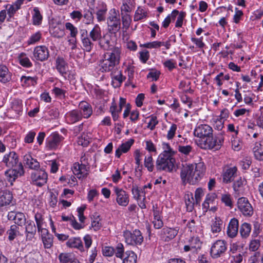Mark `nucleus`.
Wrapping results in <instances>:
<instances>
[{"instance_id":"40","label":"nucleus","mask_w":263,"mask_h":263,"mask_svg":"<svg viewBox=\"0 0 263 263\" xmlns=\"http://www.w3.org/2000/svg\"><path fill=\"white\" fill-rule=\"evenodd\" d=\"M11 108L17 115L22 111L23 109V102L22 100L18 99H15L11 102Z\"/></svg>"},{"instance_id":"16","label":"nucleus","mask_w":263,"mask_h":263,"mask_svg":"<svg viewBox=\"0 0 263 263\" xmlns=\"http://www.w3.org/2000/svg\"><path fill=\"white\" fill-rule=\"evenodd\" d=\"M2 162L8 167H17L18 163V155L15 152L11 151L4 155Z\"/></svg>"},{"instance_id":"58","label":"nucleus","mask_w":263,"mask_h":263,"mask_svg":"<svg viewBox=\"0 0 263 263\" xmlns=\"http://www.w3.org/2000/svg\"><path fill=\"white\" fill-rule=\"evenodd\" d=\"M52 93L54 94L56 97L60 99L65 97L66 90L58 87H54L52 90Z\"/></svg>"},{"instance_id":"2","label":"nucleus","mask_w":263,"mask_h":263,"mask_svg":"<svg viewBox=\"0 0 263 263\" xmlns=\"http://www.w3.org/2000/svg\"><path fill=\"white\" fill-rule=\"evenodd\" d=\"M121 52L120 48L114 47L104 53L100 63L102 72H109L117 68L120 63Z\"/></svg>"},{"instance_id":"18","label":"nucleus","mask_w":263,"mask_h":263,"mask_svg":"<svg viewBox=\"0 0 263 263\" xmlns=\"http://www.w3.org/2000/svg\"><path fill=\"white\" fill-rule=\"evenodd\" d=\"M110 77L111 78V84L114 87H119L123 81L126 79V77L122 74L121 70L116 68L110 71Z\"/></svg>"},{"instance_id":"47","label":"nucleus","mask_w":263,"mask_h":263,"mask_svg":"<svg viewBox=\"0 0 263 263\" xmlns=\"http://www.w3.org/2000/svg\"><path fill=\"white\" fill-rule=\"evenodd\" d=\"M42 37V33L40 31H37L32 34L28 40L27 43L28 45H32L39 42Z\"/></svg>"},{"instance_id":"51","label":"nucleus","mask_w":263,"mask_h":263,"mask_svg":"<svg viewBox=\"0 0 263 263\" xmlns=\"http://www.w3.org/2000/svg\"><path fill=\"white\" fill-rule=\"evenodd\" d=\"M114 253L117 257L122 259L125 255L123 244L121 243H118L115 249H114Z\"/></svg>"},{"instance_id":"35","label":"nucleus","mask_w":263,"mask_h":263,"mask_svg":"<svg viewBox=\"0 0 263 263\" xmlns=\"http://www.w3.org/2000/svg\"><path fill=\"white\" fill-rule=\"evenodd\" d=\"M10 80L11 76L8 68L5 65H0V82L6 83Z\"/></svg>"},{"instance_id":"17","label":"nucleus","mask_w":263,"mask_h":263,"mask_svg":"<svg viewBox=\"0 0 263 263\" xmlns=\"http://www.w3.org/2000/svg\"><path fill=\"white\" fill-rule=\"evenodd\" d=\"M63 139V137L58 133H52L46 140V146L49 149H55Z\"/></svg>"},{"instance_id":"60","label":"nucleus","mask_w":263,"mask_h":263,"mask_svg":"<svg viewBox=\"0 0 263 263\" xmlns=\"http://www.w3.org/2000/svg\"><path fill=\"white\" fill-rule=\"evenodd\" d=\"M163 65L167 68L170 71L176 68V62L174 59L167 60L163 63Z\"/></svg>"},{"instance_id":"15","label":"nucleus","mask_w":263,"mask_h":263,"mask_svg":"<svg viewBox=\"0 0 263 263\" xmlns=\"http://www.w3.org/2000/svg\"><path fill=\"white\" fill-rule=\"evenodd\" d=\"M7 217L8 220L14 221L15 224L18 227H22L27 222L25 214L21 212L10 211L8 212Z\"/></svg>"},{"instance_id":"31","label":"nucleus","mask_w":263,"mask_h":263,"mask_svg":"<svg viewBox=\"0 0 263 263\" xmlns=\"http://www.w3.org/2000/svg\"><path fill=\"white\" fill-rule=\"evenodd\" d=\"M134 140L132 139H129L125 143H122L116 149L115 156L120 158L122 153H127L130 148L132 145L133 144Z\"/></svg>"},{"instance_id":"45","label":"nucleus","mask_w":263,"mask_h":263,"mask_svg":"<svg viewBox=\"0 0 263 263\" xmlns=\"http://www.w3.org/2000/svg\"><path fill=\"white\" fill-rule=\"evenodd\" d=\"M21 80L23 85L34 86L36 84L37 78L36 77H32L23 76L21 77Z\"/></svg>"},{"instance_id":"6","label":"nucleus","mask_w":263,"mask_h":263,"mask_svg":"<svg viewBox=\"0 0 263 263\" xmlns=\"http://www.w3.org/2000/svg\"><path fill=\"white\" fill-rule=\"evenodd\" d=\"M86 157L85 154L82 156L80 159L81 164L75 163L72 168L73 174L79 179H83L87 177L89 174V167L87 166V162L86 161Z\"/></svg>"},{"instance_id":"34","label":"nucleus","mask_w":263,"mask_h":263,"mask_svg":"<svg viewBox=\"0 0 263 263\" xmlns=\"http://www.w3.org/2000/svg\"><path fill=\"white\" fill-rule=\"evenodd\" d=\"M184 199L187 211L188 212H192L194 208V204L196 203L193 198V194L191 192H188L185 195Z\"/></svg>"},{"instance_id":"44","label":"nucleus","mask_w":263,"mask_h":263,"mask_svg":"<svg viewBox=\"0 0 263 263\" xmlns=\"http://www.w3.org/2000/svg\"><path fill=\"white\" fill-rule=\"evenodd\" d=\"M147 17V13L141 7H138L137 9L136 10L134 20L135 22L139 21L143 18H146Z\"/></svg>"},{"instance_id":"61","label":"nucleus","mask_w":263,"mask_h":263,"mask_svg":"<svg viewBox=\"0 0 263 263\" xmlns=\"http://www.w3.org/2000/svg\"><path fill=\"white\" fill-rule=\"evenodd\" d=\"M191 40V41L196 45V46L199 49H202L205 46V44L203 42L202 36L199 38L192 37Z\"/></svg>"},{"instance_id":"59","label":"nucleus","mask_w":263,"mask_h":263,"mask_svg":"<svg viewBox=\"0 0 263 263\" xmlns=\"http://www.w3.org/2000/svg\"><path fill=\"white\" fill-rule=\"evenodd\" d=\"M177 129V126L176 124L173 123L167 131L166 138L168 140H172L175 136Z\"/></svg>"},{"instance_id":"52","label":"nucleus","mask_w":263,"mask_h":263,"mask_svg":"<svg viewBox=\"0 0 263 263\" xmlns=\"http://www.w3.org/2000/svg\"><path fill=\"white\" fill-rule=\"evenodd\" d=\"M109 112L111 113L112 119L114 121L118 120L119 112L117 111V106L116 103L114 101L111 103V105L109 108Z\"/></svg>"},{"instance_id":"33","label":"nucleus","mask_w":263,"mask_h":263,"mask_svg":"<svg viewBox=\"0 0 263 263\" xmlns=\"http://www.w3.org/2000/svg\"><path fill=\"white\" fill-rule=\"evenodd\" d=\"M89 37L93 42L99 41L100 42V41L102 39L101 28L98 24H96L90 31Z\"/></svg>"},{"instance_id":"9","label":"nucleus","mask_w":263,"mask_h":263,"mask_svg":"<svg viewBox=\"0 0 263 263\" xmlns=\"http://www.w3.org/2000/svg\"><path fill=\"white\" fill-rule=\"evenodd\" d=\"M228 244L224 240H217L212 245L210 254L213 258H218L221 256L227 250Z\"/></svg>"},{"instance_id":"29","label":"nucleus","mask_w":263,"mask_h":263,"mask_svg":"<svg viewBox=\"0 0 263 263\" xmlns=\"http://www.w3.org/2000/svg\"><path fill=\"white\" fill-rule=\"evenodd\" d=\"M66 245L69 248L77 249L81 252L84 251L83 242L80 237H74L70 238L66 242Z\"/></svg>"},{"instance_id":"39","label":"nucleus","mask_w":263,"mask_h":263,"mask_svg":"<svg viewBox=\"0 0 263 263\" xmlns=\"http://www.w3.org/2000/svg\"><path fill=\"white\" fill-rule=\"evenodd\" d=\"M90 38L85 37L81 40L82 49L86 52H90L94 47V43Z\"/></svg>"},{"instance_id":"27","label":"nucleus","mask_w":263,"mask_h":263,"mask_svg":"<svg viewBox=\"0 0 263 263\" xmlns=\"http://www.w3.org/2000/svg\"><path fill=\"white\" fill-rule=\"evenodd\" d=\"M66 119L67 123L74 124L82 119V115L79 110L74 109L66 114Z\"/></svg>"},{"instance_id":"28","label":"nucleus","mask_w":263,"mask_h":263,"mask_svg":"<svg viewBox=\"0 0 263 263\" xmlns=\"http://www.w3.org/2000/svg\"><path fill=\"white\" fill-rule=\"evenodd\" d=\"M24 161L25 164L30 169L38 171L40 167V163L30 154L24 156Z\"/></svg>"},{"instance_id":"30","label":"nucleus","mask_w":263,"mask_h":263,"mask_svg":"<svg viewBox=\"0 0 263 263\" xmlns=\"http://www.w3.org/2000/svg\"><path fill=\"white\" fill-rule=\"evenodd\" d=\"M55 67L58 71L62 76L67 73L68 64L63 57H58L55 60Z\"/></svg>"},{"instance_id":"36","label":"nucleus","mask_w":263,"mask_h":263,"mask_svg":"<svg viewBox=\"0 0 263 263\" xmlns=\"http://www.w3.org/2000/svg\"><path fill=\"white\" fill-rule=\"evenodd\" d=\"M123 263H136L137 256L136 254L132 251H127L123 257Z\"/></svg>"},{"instance_id":"1","label":"nucleus","mask_w":263,"mask_h":263,"mask_svg":"<svg viewBox=\"0 0 263 263\" xmlns=\"http://www.w3.org/2000/svg\"><path fill=\"white\" fill-rule=\"evenodd\" d=\"M205 170L206 167L202 162L183 166L180 172V177L183 183L196 184L204 176Z\"/></svg>"},{"instance_id":"32","label":"nucleus","mask_w":263,"mask_h":263,"mask_svg":"<svg viewBox=\"0 0 263 263\" xmlns=\"http://www.w3.org/2000/svg\"><path fill=\"white\" fill-rule=\"evenodd\" d=\"M254 158L258 161H263V141L256 142L253 148Z\"/></svg>"},{"instance_id":"22","label":"nucleus","mask_w":263,"mask_h":263,"mask_svg":"<svg viewBox=\"0 0 263 263\" xmlns=\"http://www.w3.org/2000/svg\"><path fill=\"white\" fill-rule=\"evenodd\" d=\"M25 226V234L26 241H31L36 233V226L34 222L31 220L27 221Z\"/></svg>"},{"instance_id":"20","label":"nucleus","mask_w":263,"mask_h":263,"mask_svg":"<svg viewBox=\"0 0 263 263\" xmlns=\"http://www.w3.org/2000/svg\"><path fill=\"white\" fill-rule=\"evenodd\" d=\"M178 229L169 227L163 228L160 232L161 238L165 241H169L177 235Z\"/></svg>"},{"instance_id":"23","label":"nucleus","mask_w":263,"mask_h":263,"mask_svg":"<svg viewBox=\"0 0 263 263\" xmlns=\"http://www.w3.org/2000/svg\"><path fill=\"white\" fill-rule=\"evenodd\" d=\"M239 221L235 218L231 219L228 224L227 234L230 238L235 237L238 232Z\"/></svg>"},{"instance_id":"48","label":"nucleus","mask_w":263,"mask_h":263,"mask_svg":"<svg viewBox=\"0 0 263 263\" xmlns=\"http://www.w3.org/2000/svg\"><path fill=\"white\" fill-rule=\"evenodd\" d=\"M144 165L145 167L147 168V170L152 172L154 170V165L153 162V159L152 155H148L145 156L144 159Z\"/></svg>"},{"instance_id":"50","label":"nucleus","mask_w":263,"mask_h":263,"mask_svg":"<svg viewBox=\"0 0 263 263\" xmlns=\"http://www.w3.org/2000/svg\"><path fill=\"white\" fill-rule=\"evenodd\" d=\"M65 28L70 31V36L76 39L78 33L77 28L70 22H67L65 24Z\"/></svg>"},{"instance_id":"63","label":"nucleus","mask_w":263,"mask_h":263,"mask_svg":"<svg viewBox=\"0 0 263 263\" xmlns=\"http://www.w3.org/2000/svg\"><path fill=\"white\" fill-rule=\"evenodd\" d=\"M83 16L86 20L85 23L86 24H90L93 23V15L91 11L89 10H85Z\"/></svg>"},{"instance_id":"41","label":"nucleus","mask_w":263,"mask_h":263,"mask_svg":"<svg viewBox=\"0 0 263 263\" xmlns=\"http://www.w3.org/2000/svg\"><path fill=\"white\" fill-rule=\"evenodd\" d=\"M251 230V226L250 223L244 222L240 228V234L243 238L248 237Z\"/></svg>"},{"instance_id":"3","label":"nucleus","mask_w":263,"mask_h":263,"mask_svg":"<svg viewBox=\"0 0 263 263\" xmlns=\"http://www.w3.org/2000/svg\"><path fill=\"white\" fill-rule=\"evenodd\" d=\"M176 163L174 155H167L165 152H162L158 157L156 162V168L158 172L165 171L172 172Z\"/></svg>"},{"instance_id":"46","label":"nucleus","mask_w":263,"mask_h":263,"mask_svg":"<svg viewBox=\"0 0 263 263\" xmlns=\"http://www.w3.org/2000/svg\"><path fill=\"white\" fill-rule=\"evenodd\" d=\"M222 221L219 218H215L211 225V231L213 233H218L221 230Z\"/></svg>"},{"instance_id":"11","label":"nucleus","mask_w":263,"mask_h":263,"mask_svg":"<svg viewBox=\"0 0 263 263\" xmlns=\"http://www.w3.org/2000/svg\"><path fill=\"white\" fill-rule=\"evenodd\" d=\"M31 179L33 184L41 187L46 183L48 174L45 170L41 169L36 172L31 173Z\"/></svg>"},{"instance_id":"62","label":"nucleus","mask_w":263,"mask_h":263,"mask_svg":"<svg viewBox=\"0 0 263 263\" xmlns=\"http://www.w3.org/2000/svg\"><path fill=\"white\" fill-rule=\"evenodd\" d=\"M93 219H94L91 222V227L95 231H98L102 227V224L100 222V218L99 215H96V217L93 216Z\"/></svg>"},{"instance_id":"56","label":"nucleus","mask_w":263,"mask_h":263,"mask_svg":"<svg viewBox=\"0 0 263 263\" xmlns=\"http://www.w3.org/2000/svg\"><path fill=\"white\" fill-rule=\"evenodd\" d=\"M161 42L160 41H153L152 42H148L144 44H141V47H143L146 48H159L161 46Z\"/></svg>"},{"instance_id":"8","label":"nucleus","mask_w":263,"mask_h":263,"mask_svg":"<svg viewBox=\"0 0 263 263\" xmlns=\"http://www.w3.org/2000/svg\"><path fill=\"white\" fill-rule=\"evenodd\" d=\"M110 15L107 18L108 29L111 34H116L121 28V21L119 14L115 9L110 11Z\"/></svg>"},{"instance_id":"64","label":"nucleus","mask_w":263,"mask_h":263,"mask_svg":"<svg viewBox=\"0 0 263 263\" xmlns=\"http://www.w3.org/2000/svg\"><path fill=\"white\" fill-rule=\"evenodd\" d=\"M132 192L134 198L138 200L140 198V194L142 192V190L140 189L137 185H133L132 189Z\"/></svg>"},{"instance_id":"14","label":"nucleus","mask_w":263,"mask_h":263,"mask_svg":"<svg viewBox=\"0 0 263 263\" xmlns=\"http://www.w3.org/2000/svg\"><path fill=\"white\" fill-rule=\"evenodd\" d=\"M117 203L120 206H126L129 202V197L128 193L122 189L114 187Z\"/></svg>"},{"instance_id":"38","label":"nucleus","mask_w":263,"mask_h":263,"mask_svg":"<svg viewBox=\"0 0 263 263\" xmlns=\"http://www.w3.org/2000/svg\"><path fill=\"white\" fill-rule=\"evenodd\" d=\"M8 235V239L13 241L19 234V227L16 224L11 225L10 229L7 231Z\"/></svg>"},{"instance_id":"19","label":"nucleus","mask_w":263,"mask_h":263,"mask_svg":"<svg viewBox=\"0 0 263 263\" xmlns=\"http://www.w3.org/2000/svg\"><path fill=\"white\" fill-rule=\"evenodd\" d=\"M188 244L183 248L184 252L192 251L195 252L201 248L202 242L198 237H192L187 241Z\"/></svg>"},{"instance_id":"49","label":"nucleus","mask_w":263,"mask_h":263,"mask_svg":"<svg viewBox=\"0 0 263 263\" xmlns=\"http://www.w3.org/2000/svg\"><path fill=\"white\" fill-rule=\"evenodd\" d=\"M123 28L125 30L128 29L132 22V18L129 14L121 13Z\"/></svg>"},{"instance_id":"53","label":"nucleus","mask_w":263,"mask_h":263,"mask_svg":"<svg viewBox=\"0 0 263 263\" xmlns=\"http://www.w3.org/2000/svg\"><path fill=\"white\" fill-rule=\"evenodd\" d=\"M53 236L52 234L50 235L49 236L42 238L44 248L46 249L51 248L53 246Z\"/></svg>"},{"instance_id":"43","label":"nucleus","mask_w":263,"mask_h":263,"mask_svg":"<svg viewBox=\"0 0 263 263\" xmlns=\"http://www.w3.org/2000/svg\"><path fill=\"white\" fill-rule=\"evenodd\" d=\"M18 60L20 64L23 67L29 68L32 66V64L30 59L26 57L25 53L23 52L19 55Z\"/></svg>"},{"instance_id":"26","label":"nucleus","mask_w":263,"mask_h":263,"mask_svg":"<svg viewBox=\"0 0 263 263\" xmlns=\"http://www.w3.org/2000/svg\"><path fill=\"white\" fill-rule=\"evenodd\" d=\"M79 111L82 115V118L88 119L92 114L91 105L87 102L81 101L79 105Z\"/></svg>"},{"instance_id":"37","label":"nucleus","mask_w":263,"mask_h":263,"mask_svg":"<svg viewBox=\"0 0 263 263\" xmlns=\"http://www.w3.org/2000/svg\"><path fill=\"white\" fill-rule=\"evenodd\" d=\"M59 259L61 263H78V260L68 253H61L59 255Z\"/></svg>"},{"instance_id":"25","label":"nucleus","mask_w":263,"mask_h":263,"mask_svg":"<svg viewBox=\"0 0 263 263\" xmlns=\"http://www.w3.org/2000/svg\"><path fill=\"white\" fill-rule=\"evenodd\" d=\"M12 193L7 190L0 191V208L9 205L12 200Z\"/></svg>"},{"instance_id":"55","label":"nucleus","mask_w":263,"mask_h":263,"mask_svg":"<svg viewBox=\"0 0 263 263\" xmlns=\"http://www.w3.org/2000/svg\"><path fill=\"white\" fill-rule=\"evenodd\" d=\"M107 12L106 7H103L99 9L96 12L97 18L98 22H102L105 20V15Z\"/></svg>"},{"instance_id":"5","label":"nucleus","mask_w":263,"mask_h":263,"mask_svg":"<svg viewBox=\"0 0 263 263\" xmlns=\"http://www.w3.org/2000/svg\"><path fill=\"white\" fill-rule=\"evenodd\" d=\"M224 140L223 135L221 133L214 137L213 134L209 139L203 141V143H199V144L202 148L218 150L223 145Z\"/></svg>"},{"instance_id":"21","label":"nucleus","mask_w":263,"mask_h":263,"mask_svg":"<svg viewBox=\"0 0 263 263\" xmlns=\"http://www.w3.org/2000/svg\"><path fill=\"white\" fill-rule=\"evenodd\" d=\"M247 184V181L245 178L239 177L233 183V189L235 193L238 195L243 194L245 187Z\"/></svg>"},{"instance_id":"12","label":"nucleus","mask_w":263,"mask_h":263,"mask_svg":"<svg viewBox=\"0 0 263 263\" xmlns=\"http://www.w3.org/2000/svg\"><path fill=\"white\" fill-rule=\"evenodd\" d=\"M237 206L245 216L250 217L253 214V208L247 198H239L237 201Z\"/></svg>"},{"instance_id":"57","label":"nucleus","mask_w":263,"mask_h":263,"mask_svg":"<svg viewBox=\"0 0 263 263\" xmlns=\"http://www.w3.org/2000/svg\"><path fill=\"white\" fill-rule=\"evenodd\" d=\"M186 12L184 11L179 12L175 24V27L176 28H180L182 26L183 20L186 16Z\"/></svg>"},{"instance_id":"10","label":"nucleus","mask_w":263,"mask_h":263,"mask_svg":"<svg viewBox=\"0 0 263 263\" xmlns=\"http://www.w3.org/2000/svg\"><path fill=\"white\" fill-rule=\"evenodd\" d=\"M49 57V51L46 46H37L34 48L33 51V60L37 61L44 62L47 60Z\"/></svg>"},{"instance_id":"54","label":"nucleus","mask_w":263,"mask_h":263,"mask_svg":"<svg viewBox=\"0 0 263 263\" xmlns=\"http://www.w3.org/2000/svg\"><path fill=\"white\" fill-rule=\"evenodd\" d=\"M50 31L53 36L58 38L62 37L65 34L64 28H61L59 26L54 27Z\"/></svg>"},{"instance_id":"4","label":"nucleus","mask_w":263,"mask_h":263,"mask_svg":"<svg viewBox=\"0 0 263 263\" xmlns=\"http://www.w3.org/2000/svg\"><path fill=\"white\" fill-rule=\"evenodd\" d=\"M123 237L125 242L131 246H140L143 242V236L142 233L138 229H135L133 231L127 230L123 232Z\"/></svg>"},{"instance_id":"7","label":"nucleus","mask_w":263,"mask_h":263,"mask_svg":"<svg viewBox=\"0 0 263 263\" xmlns=\"http://www.w3.org/2000/svg\"><path fill=\"white\" fill-rule=\"evenodd\" d=\"M213 128L210 125L206 124H198L194 130V135L195 137L200 138L199 142L203 143L212 136Z\"/></svg>"},{"instance_id":"42","label":"nucleus","mask_w":263,"mask_h":263,"mask_svg":"<svg viewBox=\"0 0 263 263\" xmlns=\"http://www.w3.org/2000/svg\"><path fill=\"white\" fill-rule=\"evenodd\" d=\"M34 13L32 15L33 24L34 25H39L42 23L43 16L40 13L39 8H33Z\"/></svg>"},{"instance_id":"24","label":"nucleus","mask_w":263,"mask_h":263,"mask_svg":"<svg viewBox=\"0 0 263 263\" xmlns=\"http://www.w3.org/2000/svg\"><path fill=\"white\" fill-rule=\"evenodd\" d=\"M237 168L236 166L229 167L222 174V181L225 183H229L234 180L237 176Z\"/></svg>"},{"instance_id":"13","label":"nucleus","mask_w":263,"mask_h":263,"mask_svg":"<svg viewBox=\"0 0 263 263\" xmlns=\"http://www.w3.org/2000/svg\"><path fill=\"white\" fill-rule=\"evenodd\" d=\"M14 168L9 169L5 172V176L8 181L12 185L16 178L22 176L24 174L23 166L21 163H19L17 167H14Z\"/></svg>"}]
</instances>
